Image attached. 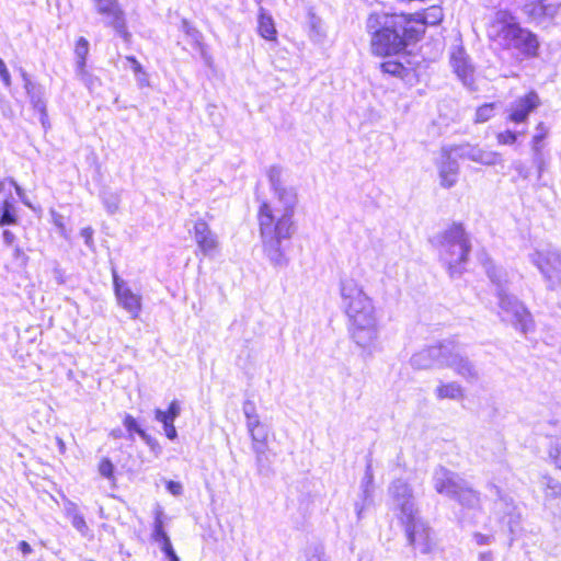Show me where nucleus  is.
<instances>
[{
  "instance_id": "obj_1",
  "label": "nucleus",
  "mask_w": 561,
  "mask_h": 561,
  "mask_svg": "<svg viewBox=\"0 0 561 561\" xmlns=\"http://www.w3.org/2000/svg\"><path fill=\"white\" fill-rule=\"evenodd\" d=\"M272 197L263 201L257 210V222L263 252L275 266L288 262L284 242L296 231L295 214L299 204L298 192L288 183L279 167L267 170Z\"/></svg>"
},
{
  "instance_id": "obj_2",
  "label": "nucleus",
  "mask_w": 561,
  "mask_h": 561,
  "mask_svg": "<svg viewBox=\"0 0 561 561\" xmlns=\"http://www.w3.org/2000/svg\"><path fill=\"white\" fill-rule=\"evenodd\" d=\"M339 294L352 341L367 354H373L380 336V316L375 299L352 275L340 278Z\"/></svg>"
},
{
  "instance_id": "obj_3",
  "label": "nucleus",
  "mask_w": 561,
  "mask_h": 561,
  "mask_svg": "<svg viewBox=\"0 0 561 561\" xmlns=\"http://www.w3.org/2000/svg\"><path fill=\"white\" fill-rule=\"evenodd\" d=\"M367 30L371 36V53L379 57H392L403 53L405 36L411 32L404 14H371L367 20Z\"/></svg>"
},
{
  "instance_id": "obj_4",
  "label": "nucleus",
  "mask_w": 561,
  "mask_h": 561,
  "mask_svg": "<svg viewBox=\"0 0 561 561\" xmlns=\"http://www.w3.org/2000/svg\"><path fill=\"white\" fill-rule=\"evenodd\" d=\"M438 259L451 277L460 276L465 271L471 251L468 233L460 224H453L433 239Z\"/></svg>"
},
{
  "instance_id": "obj_5",
  "label": "nucleus",
  "mask_w": 561,
  "mask_h": 561,
  "mask_svg": "<svg viewBox=\"0 0 561 561\" xmlns=\"http://www.w3.org/2000/svg\"><path fill=\"white\" fill-rule=\"evenodd\" d=\"M411 364L417 369L450 367L467 380L477 379L479 376V371L468 359L447 346L422 350L412 356Z\"/></svg>"
},
{
  "instance_id": "obj_6",
  "label": "nucleus",
  "mask_w": 561,
  "mask_h": 561,
  "mask_svg": "<svg viewBox=\"0 0 561 561\" xmlns=\"http://www.w3.org/2000/svg\"><path fill=\"white\" fill-rule=\"evenodd\" d=\"M499 298V316L504 322L512 324L515 330L524 335L535 331V321L529 310L506 289L499 285L496 288Z\"/></svg>"
},
{
  "instance_id": "obj_7",
  "label": "nucleus",
  "mask_w": 561,
  "mask_h": 561,
  "mask_svg": "<svg viewBox=\"0 0 561 561\" xmlns=\"http://www.w3.org/2000/svg\"><path fill=\"white\" fill-rule=\"evenodd\" d=\"M529 261L537 267L548 290L561 286V252L553 247L536 249L529 254Z\"/></svg>"
},
{
  "instance_id": "obj_8",
  "label": "nucleus",
  "mask_w": 561,
  "mask_h": 561,
  "mask_svg": "<svg viewBox=\"0 0 561 561\" xmlns=\"http://www.w3.org/2000/svg\"><path fill=\"white\" fill-rule=\"evenodd\" d=\"M389 495L399 519L408 522L413 519L417 508L411 486L401 479L394 480L389 486Z\"/></svg>"
},
{
  "instance_id": "obj_9",
  "label": "nucleus",
  "mask_w": 561,
  "mask_h": 561,
  "mask_svg": "<svg viewBox=\"0 0 561 561\" xmlns=\"http://www.w3.org/2000/svg\"><path fill=\"white\" fill-rule=\"evenodd\" d=\"M520 27L516 18L507 10H499L493 19V41L503 48L511 49L516 36L520 34Z\"/></svg>"
},
{
  "instance_id": "obj_10",
  "label": "nucleus",
  "mask_w": 561,
  "mask_h": 561,
  "mask_svg": "<svg viewBox=\"0 0 561 561\" xmlns=\"http://www.w3.org/2000/svg\"><path fill=\"white\" fill-rule=\"evenodd\" d=\"M114 293L119 307H122L133 319H137L142 310V297L135 293L128 284L113 275Z\"/></svg>"
},
{
  "instance_id": "obj_11",
  "label": "nucleus",
  "mask_w": 561,
  "mask_h": 561,
  "mask_svg": "<svg viewBox=\"0 0 561 561\" xmlns=\"http://www.w3.org/2000/svg\"><path fill=\"white\" fill-rule=\"evenodd\" d=\"M405 525L409 542L422 553L431 551L433 541L430 528L419 519L417 514L411 520H401Z\"/></svg>"
},
{
  "instance_id": "obj_12",
  "label": "nucleus",
  "mask_w": 561,
  "mask_h": 561,
  "mask_svg": "<svg viewBox=\"0 0 561 561\" xmlns=\"http://www.w3.org/2000/svg\"><path fill=\"white\" fill-rule=\"evenodd\" d=\"M96 12L104 16L105 22L119 35L127 36L125 15L118 0H93Z\"/></svg>"
},
{
  "instance_id": "obj_13",
  "label": "nucleus",
  "mask_w": 561,
  "mask_h": 561,
  "mask_svg": "<svg viewBox=\"0 0 561 561\" xmlns=\"http://www.w3.org/2000/svg\"><path fill=\"white\" fill-rule=\"evenodd\" d=\"M193 237L203 255L213 256L218 252V237L204 219H198L194 222Z\"/></svg>"
},
{
  "instance_id": "obj_14",
  "label": "nucleus",
  "mask_w": 561,
  "mask_h": 561,
  "mask_svg": "<svg viewBox=\"0 0 561 561\" xmlns=\"http://www.w3.org/2000/svg\"><path fill=\"white\" fill-rule=\"evenodd\" d=\"M432 482L437 493L454 499L465 481L456 473L439 467L434 471Z\"/></svg>"
},
{
  "instance_id": "obj_15",
  "label": "nucleus",
  "mask_w": 561,
  "mask_h": 561,
  "mask_svg": "<svg viewBox=\"0 0 561 561\" xmlns=\"http://www.w3.org/2000/svg\"><path fill=\"white\" fill-rule=\"evenodd\" d=\"M448 150H453V146L442 148L440 158L437 164L440 185L444 187H451L456 183L459 171L457 160L460 158L458 154L448 153Z\"/></svg>"
},
{
  "instance_id": "obj_16",
  "label": "nucleus",
  "mask_w": 561,
  "mask_h": 561,
  "mask_svg": "<svg viewBox=\"0 0 561 561\" xmlns=\"http://www.w3.org/2000/svg\"><path fill=\"white\" fill-rule=\"evenodd\" d=\"M540 105V99L534 91L516 99L508 108V119L514 123H523L528 115Z\"/></svg>"
},
{
  "instance_id": "obj_17",
  "label": "nucleus",
  "mask_w": 561,
  "mask_h": 561,
  "mask_svg": "<svg viewBox=\"0 0 561 561\" xmlns=\"http://www.w3.org/2000/svg\"><path fill=\"white\" fill-rule=\"evenodd\" d=\"M497 514H501V519L506 523L510 533L515 535L519 530L520 512L514 504L512 497L501 495L495 502L493 507Z\"/></svg>"
},
{
  "instance_id": "obj_18",
  "label": "nucleus",
  "mask_w": 561,
  "mask_h": 561,
  "mask_svg": "<svg viewBox=\"0 0 561 561\" xmlns=\"http://www.w3.org/2000/svg\"><path fill=\"white\" fill-rule=\"evenodd\" d=\"M374 494V474L370 467H367L365 474L360 481L359 499L354 503L355 514L362 519L367 507L373 502Z\"/></svg>"
},
{
  "instance_id": "obj_19",
  "label": "nucleus",
  "mask_w": 561,
  "mask_h": 561,
  "mask_svg": "<svg viewBox=\"0 0 561 561\" xmlns=\"http://www.w3.org/2000/svg\"><path fill=\"white\" fill-rule=\"evenodd\" d=\"M409 20V28L414 32H423L424 25H436L443 20V11L439 7L433 5L423 12L407 15Z\"/></svg>"
},
{
  "instance_id": "obj_20",
  "label": "nucleus",
  "mask_w": 561,
  "mask_h": 561,
  "mask_svg": "<svg viewBox=\"0 0 561 561\" xmlns=\"http://www.w3.org/2000/svg\"><path fill=\"white\" fill-rule=\"evenodd\" d=\"M181 413V405L176 400H173L167 411L157 409L154 411L156 420L162 423L165 436L169 439H175L178 436L176 428L174 426L175 419Z\"/></svg>"
},
{
  "instance_id": "obj_21",
  "label": "nucleus",
  "mask_w": 561,
  "mask_h": 561,
  "mask_svg": "<svg viewBox=\"0 0 561 561\" xmlns=\"http://www.w3.org/2000/svg\"><path fill=\"white\" fill-rule=\"evenodd\" d=\"M539 42L537 36L526 28H523L512 44L511 49L517 50L526 57H535L538 53Z\"/></svg>"
},
{
  "instance_id": "obj_22",
  "label": "nucleus",
  "mask_w": 561,
  "mask_h": 561,
  "mask_svg": "<svg viewBox=\"0 0 561 561\" xmlns=\"http://www.w3.org/2000/svg\"><path fill=\"white\" fill-rule=\"evenodd\" d=\"M448 153L458 154L460 159H469L477 163H489L490 154L476 146L469 144L465 145H453V150H448Z\"/></svg>"
},
{
  "instance_id": "obj_23",
  "label": "nucleus",
  "mask_w": 561,
  "mask_h": 561,
  "mask_svg": "<svg viewBox=\"0 0 561 561\" xmlns=\"http://www.w3.org/2000/svg\"><path fill=\"white\" fill-rule=\"evenodd\" d=\"M451 66L456 75L462 80V82L470 87L472 83L473 69L467 60V56L463 50L458 49L453 53L450 59Z\"/></svg>"
},
{
  "instance_id": "obj_24",
  "label": "nucleus",
  "mask_w": 561,
  "mask_h": 561,
  "mask_svg": "<svg viewBox=\"0 0 561 561\" xmlns=\"http://www.w3.org/2000/svg\"><path fill=\"white\" fill-rule=\"evenodd\" d=\"M257 30L260 35L266 41H276L277 31L273 18L263 9L259 10Z\"/></svg>"
},
{
  "instance_id": "obj_25",
  "label": "nucleus",
  "mask_w": 561,
  "mask_h": 561,
  "mask_svg": "<svg viewBox=\"0 0 561 561\" xmlns=\"http://www.w3.org/2000/svg\"><path fill=\"white\" fill-rule=\"evenodd\" d=\"M251 442H252V449L257 455V457L262 456L268 445V436L270 431L267 425L263 424L259 428L254 430L253 433L249 434Z\"/></svg>"
},
{
  "instance_id": "obj_26",
  "label": "nucleus",
  "mask_w": 561,
  "mask_h": 561,
  "mask_svg": "<svg viewBox=\"0 0 561 561\" xmlns=\"http://www.w3.org/2000/svg\"><path fill=\"white\" fill-rule=\"evenodd\" d=\"M397 58L391 59V57H388L389 59L381 62L380 68L382 72L389 73L394 77L404 78L409 73V68L404 66L401 59H405V56L401 53L399 55H394Z\"/></svg>"
},
{
  "instance_id": "obj_27",
  "label": "nucleus",
  "mask_w": 561,
  "mask_h": 561,
  "mask_svg": "<svg viewBox=\"0 0 561 561\" xmlns=\"http://www.w3.org/2000/svg\"><path fill=\"white\" fill-rule=\"evenodd\" d=\"M18 214L13 201L0 198V226L15 225Z\"/></svg>"
},
{
  "instance_id": "obj_28",
  "label": "nucleus",
  "mask_w": 561,
  "mask_h": 561,
  "mask_svg": "<svg viewBox=\"0 0 561 561\" xmlns=\"http://www.w3.org/2000/svg\"><path fill=\"white\" fill-rule=\"evenodd\" d=\"M435 393L438 399L459 400L463 397L462 388L456 382L439 385Z\"/></svg>"
},
{
  "instance_id": "obj_29",
  "label": "nucleus",
  "mask_w": 561,
  "mask_h": 561,
  "mask_svg": "<svg viewBox=\"0 0 561 561\" xmlns=\"http://www.w3.org/2000/svg\"><path fill=\"white\" fill-rule=\"evenodd\" d=\"M75 54L77 57V72L78 75L85 77V60L89 54V42L84 37H80L77 41Z\"/></svg>"
},
{
  "instance_id": "obj_30",
  "label": "nucleus",
  "mask_w": 561,
  "mask_h": 561,
  "mask_svg": "<svg viewBox=\"0 0 561 561\" xmlns=\"http://www.w3.org/2000/svg\"><path fill=\"white\" fill-rule=\"evenodd\" d=\"M540 484L547 499H557L561 496V482L550 476H542Z\"/></svg>"
},
{
  "instance_id": "obj_31",
  "label": "nucleus",
  "mask_w": 561,
  "mask_h": 561,
  "mask_svg": "<svg viewBox=\"0 0 561 561\" xmlns=\"http://www.w3.org/2000/svg\"><path fill=\"white\" fill-rule=\"evenodd\" d=\"M454 500H457L460 504L465 506L473 507L479 503V495L466 482H463L458 495H456Z\"/></svg>"
},
{
  "instance_id": "obj_32",
  "label": "nucleus",
  "mask_w": 561,
  "mask_h": 561,
  "mask_svg": "<svg viewBox=\"0 0 561 561\" xmlns=\"http://www.w3.org/2000/svg\"><path fill=\"white\" fill-rule=\"evenodd\" d=\"M545 0H534L524 5V12L534 21L542 22L545 20Z\"/></svg>"
},
{
  "instance_id": "obj_33",
  "label": "nucleus",
  "mask_w": 561,
  "mask_h": 561,
  "mask_svg": "<svg viewBox=\"0 0 561 561\" xmlns=\"http://www.w3.org/2000/svg\"><path fill=\"white\" fill-rule=\"evenodd\" d=\"M547 135V128L540 123L537 126V133L533 138V150L535 152V162L539 164V171H541V158H540V142Z\"/></svg>"
},
{
  "instance_id": "obj_34",
  "label": "nucleus",
  "mask_w": 561,
  "mask_h": 561,
  "mask_svg": "<svg viewBox=\"0 0 561 561\" xmlns=\"http://www.w3.org/2000/svg\"><path fill=\"white\" fill-rule=\"evenodd\" d=\"M123 424L128 432L130 439H134V433L138 434L141 438H147L146 432L139 426L136 419L130 414H126L123 420Z\"/></svg>"
},
{
  "instance_id": "obj_35",
  "label": "nucleus",
  "mask_w": 561,
  "mask_h": 561,
  "mask_svg": "<svg viewBox=\"0 0 561 561\" xmlns=\"http://www.w3.org/2000/svg\"><path fill=\"white\" fill-rule=\"evenodd\" d=\"M13 186H15V181L13 179H0V198L13 201Z\"/></svg>"
},
{
  "instance_id": "obj_36",
  "label": "nucleus",
  "mask_w": 561,
  "mask_h": 561,
  "mask_svg": "<svg viewBox=\"0 0 561 561\" xmlns=\"http://www.w3.org/2000/svg\"><path fill=\"white\" fill-rule=\"evenodd\" d=\"M49 213L51 217V222L55 225V227H57L59 234L62 238L68 239V230L66 228L64 216L54 209H51Z\"/></svg>"
},
{
  "instance_id": "obj_37",
  "label": "nucleus",
  "mask_w": 561,
  "mask_h": 561,
  "mask_svg": "<svg viewBox=\"0 0 561 561\" xmlns=\"http://www.w3.org/2000/svg\"><path fill=\"white\" fill-rule=\"evenodd\" d=\"M168 537L167 533L163 529V522L161 518V513H158L154 519V528L152 533V538L154 541L163 540Z\"/></svg>"
},
{
  "instance_id": "obj_38",
  "label": "nucleus",
  "mask_w": 561,
  "mask_h": 561,
  "mask_svg": "<svg viewBox=\"0 0 561 561\" xmlns=\"http://www.w3.org/2000/svg\"><path fill=\"white\" fill-rule=\"evenodd\" d=\"M103 201H104V205L110 214H114L118 210L119 198L117 195L110 194L108 196H104Z\"/></svg>"
},
{
  "instance_id": "obj_39",
  "label": "nucleus",
  "mask_w": 561,
  "mask_h": 561,
  "mask_svg": "<svg viewBox=\"0 0 561 561\" xmlns=\"http://www.w3.org/2000/svg\"><path fill=\"white\" fill-rule=\"evenodd\" d=\"M306 561H328L321 548H310L306 552Z\"/></svg>"
},
{
  "instance_id": "obj_40",
  "label": "nucleus",
  "mask_w": 561,
  "mask_h": 561,
  "mask_svg": "<svg viewBox=\"0 0 561 561\" xmlns=\"http://www.w3.org/2000/svg\"><path fill=\"white\" fill-rule=\"evenodd\" d=\"M72 526L83 536L89 533V527L85 523L84 517L80 514L79 516H75L70 519Z\"/></svg>"
},
{
  "instance_id": "obj_41",
  "label": "nucleus",
  "mask_w": 561,
  "mask_h": 561,
  "mask_svg": "<svg viewBox=\"0 0 561 561\" xmlns=\"http://www.w3.org/2000/svg\"><path fill=\"white\" fill-rule=\"evenodd\" d=\"M491 117V105L484 104L477 110L476 123H484Z\"/></svg>"
},
{
  "instance_id": "obj_42",
  "label": "nucleus",
  "mask_w": 561,
  "mask_h": 561,
  "mask_svg": "<svg viewBox=\"0 0 561 561\" xmlns=\"http://www.w3.org/2000/svg\"><path fill=\"white\" fill-rule=\"evenodd\" d=\"M543 8H545V20L552 19L559 10V4L557 2H554L553 0H545Z\"/></svg>"
},
{
  "instance_id": "obj_43",
  "label": "nucleus",
  "mask_w": 561,
  "mask_h": 561,
  "mask_svg": "<svg viewBox=\"0 0 561 561\" xmlns=\"http://www.w3.org/2000/svg\"><path fill=\"white\" fill-rule=\"evenodd\" d=\"M80 236L83 238L85 245L94 250V241H93V229L91 227H85L80 230Z\"/></svg>"
},
{
  "instance_id": "obj_44",
  "label": "nucleus",
  "mask_w": 561,
  "mask_h": 561,
  "mask_svg": "<svg viewBox=\"0 0 561 561\" xmlns=\"http://www.w3.org/2000/svg\"><path fill=\"white\" fill-rule=\"evenodd\" d=\"M517 134L511 130H506L504 133H500L497 135V140L502 145H512L516 141Z\"/></svg>"
},
{
  "instance_id": "obj_45",
  "label": "nucleus",
  "mask_w": 561,
  "mask_h": 561,
  "mask_svg": "<svg viewBox=\"0 0 561 561\" xmlns=\"http://www.w3.org/2000/svg\"><path fill=\"white\" fill-rule=\"evenodd\" d=\"M64 510H65L66 516L69 519L73 518L75 516H79L80 515L78 505L76 503L69 501V500L65 501Z\"/></svg>"
},
{
  "instance_id": "obj_46",
  "label": "nucleus",
  "mask_w": 561,
  "mask_h": 561,
  "mask_svg": "<svg viewBox=\"0 0 561 561\" xmlns=\"http://www.w3.org/2000/svg\"><path fill=\"white\" fill-rule=\"evenodd\" d=\"M183 32L188 35L194 42H199L201 34L199 32L193 27L187 21H183L182 24Z\"/></svg>"
},
{
  "instance_id": "obj_47",
  "label": "nucleus",
  "mask_w": 561,
  "mask_h": 561,
  "mask_svg": "<svg viewBox=\"0 0 561 561\" xmlns=\"http://www.w3.org/2000/svg\"><path fill=\"white\" fill-rule=\"evenodd\" d=\"M242 412L245 419L259 416L255 404L252 401H245L242 407Z\"/></svg>"
},
{
  "instance_id": "obj_48",
  "label": "nucleus",
  "mask_w": 561,
  "mask_h": 561,
  "mask_svg": "<svg viewBox=\"0 0 561 561\" xmlns=\"http://www.w3.org/2000/svg\"><path fill=\"white\" fill-rule=\"evenodd\" d=\"M99 470L103 477L111 478L114 471V467L108 459H104L101 461Z\"/></svg>"
},
{
  "instance_id": "obj_49",
  "label": "nucleus",
  "mask_w": 561,
  "mask_h": 561,
  "mask_svg": "<svg viewBox=\"0 0 561 561\" xmlns=\"http://www.w3.org/2000/svg\"><path fill=\"white\" fill-rule=\"evenodd\" d=\"M549 456L553 460L557 468L561 470V445L552 446L549 450Z\"/></svg>"
},
{
  "instance_id": "obj_50",
  "label": "nucleus",
  "mask_w": 561,
  "mask_h": 561,
  "mask_svg": "<svg viewBox=\"0 0 561 561\" xmlns=\"http://www.w3.org/2000/svg\"><path fill=\"white\" fill-rule=\"evenodd\" d=\"M264 423H262L260 415L251 419H245V426L249 434L253 433L254 430L259 428Z\"/></svg>"
},
{
  "instance_id": "obj_51",
  "label": "nucleus",
  "mask_w": 561,
  "mask_h": 561,
  "mask_svg": "<svg viewBox=\"0 0 561 561\" xmlns=\"http://www.w3.org/2000/svg\"><path fill=\"white\" fill-rule=\"evenodd\" d=\"M0 79L2 80V82L5 87L11 85V76L9 73V70L7 69L5 64L3 62V60L1 58H0Z\"/></svg>"
},
{
  "instance_id": "obj_52",
  "label": "nucleus",
  "mask_w": 561,
  "mask_h": 561,
  "mask_svg": "<svg viewBox=\"0 0 561 561\" xmlns=\"http://www.w3.org/2000/svg\"><path fill=\"white\" fill-rule=\"evenodd\" d=\"M126 60H127L128 62H130V65H131V70H133V72L135 73V76H138L139 73H142L144 68H142V66L138 62V60H137L135 57H133V56H127V57H126Z\"/></svg>"
},
{
  "instance_id": "obj_53",
  "label": "nucleus",
  "mask_w": 561,
  "mask_h": 561,
  "mask_svg": "<svg viewBox=\"0 0 561 561\" xmlns=\"http://www.w3.org/2000/svg\"><path fill=\"white\" fill-rule=\"evenodd\" d=\"M167 489L173 495H180L182 493V485H181V483L175 482V481H168L167 482Z\"/></svg>"
},
{
  "instance_id": "obj_54",
  "label": "nucleus",
  "mask_w": 561,
  "mask_h": 561,
  "mask_svg": "<svg viewBox=\"0 0 561 561\" xmlns=\"http://www.w3.org/2000/svg\"><path fill=\"white\" fill-rule=\"evenodd\" d=\"M135 77H136V80H137L139 87H141V88L149 87V78L145 70H142V73H139L138 76H135Z\"/></svg>"
},
{
  "instance_id": "obj_55",
  "label": "nucleus",
  "mask_w": 561,
  "mask_h": 561,
  "mask_svg": "<svg viewBox=\"0 0 561 561\" xmlns=\"http://www.w3.org/2000/svg\"><path fill=\"white\" fill-rule=\"evenodd\" d=\"M18 548L23 556H28L33 552L32 547L26 541H20Z\"/></svg>"
},
{
  "instance_id": "obj_56",
  "label": "nucleus",
  "mask_w": 561,
  "mask_h": 561,
  "mask_svg": "<svg viewBox=\"0 0 561 561\" xmlns=\"http://www.w3.org/2000/svg\"><path fill=\"white\" fill-rule=\"evenodd\" d=\"M18 196L21 198V201L26 205L27 207H32L31 203L27 201L24 191L15 183V186H13Z\"/></svg>"
},
{
  "instance_id": "obj_57",
  "label": "nucleus",
  "mask_w": 561,
  "mask_h": 561,
  "mask_svg": "<svg viewBox=\"0 0 561 561\" xmlns=\"http://www.w3.org/2000/svg\"><path fill=\"white\" fill-rule=\"evenodd\" d=\"M18 196L21 198V201L26 205L27 207H32L31 203L27 201L24 191L15 183V186H13Z\"/></svg>"
},
{
  "instance_id": "obj_58",
  "label": "nucleus",
  "mask_w": 561,
  "mask_h": 561,
  "mask_svg": "<svg viewBox=\"0 0 561 561\" xmlns=\"http://www.w3.org/2000/svg\"><path fill=\"white\" fill-rule=\"evenodd\" d=\"M156 542L160 546V548L163 552H167L170 548H172L169 537H165L163 540L156 541Z\"/></svg>"
},
{
  "instance_id": "obj_59",
  "label": "nucleus",
  "mask_w": 561,
  "mask_h": 561,
  "mask_svg": "<svg viewBox=\"0 0 561 561\" xmlns=\"http://www.w3.org/2000/svg\"><path fill=\"white\" fill-rule=\"evenodd\" d=\"M156 542L160 546V548L163 552H167L170 548H172L169 537H165L163 540L156 541Z\"/></svg>"
},
{
  "instance_id": "obj_60",
  "label": "nucleus",
  "mask_w": 561,
  "mask_h": 561,
  "mask_svg": "<svg viewBox=\"0 0 561 561\" xmlns=\"http://www.w3.org/2000/svg\"><path fill=\"white\" fill-rule=\"evenodd\" d=\"M156 542L160 546V548L163 552H167L170 548H172L169 537H165L163 540L156 541Z\"/></svg>"
},
{
  "instance_id": "obj_61",
  "label": "nucleus",
  "mask_w": 561,
  "mask_h": 561,
  "mask_svg": "<svg viewBox=\"0 0 561 561\" xmlns=\"http://www.w3.org/2000/svg\"><path fill=\"white\" fill-rule=\"evenodd\" d=\"M3 241L8 244V245H11L13 244V242L15 241V236L9 231V230H4L3 231Z\"/></svg>"
},
{
  "instance_id": "obj_62",
  "label": "nucleus",
  "mask_w": 561,
  "mask_h": 561,
  "mask_svg": "<svg viewBox=\"0 0 561 561\" xmlns=\"http://www.w3.org/2000/svg\"><path fill=\"white\" fill-rule=\"evenodd\" d=\"M78 76L88 85L89 89L92 88V85L94 84V81H99L98 79H93L92 76H90L88 72H87L85 77H82L81 75H78Z\"/></svg>"
},
{
  "instance_id": "obj_63",
  "label": "nucleus",
  "mask_w": 561,
  "mask_h": 561,
  "mask_svg": "<svg viewBox=\"0 0 561 561\" xmlns=\"http://www.w3.org/2000/svg\"><path fill=\"white\" fill-rule=\"evenodd\" d=\"M165 557L169 559V561H180L179 557L176 556L173 547L170 548L167 552H163Z\"/></svg>"
},
{
  "instance_id": "obj_64",
  "label": "nucleus",
  "mask_w": 561,
  "mask_h": 561,
  "mask_svg": "<svg viewBox=\"0 0 561 561\" xmlns=\"http://www.w3.org/2000/svg\"><path fill=\"white\" fill-rule=\"evenodd\" d=\"M474 540L478 545H486L488 543V536H484V535H481V534H476L474 535Z\"/></svg>"
}]
</instances>
